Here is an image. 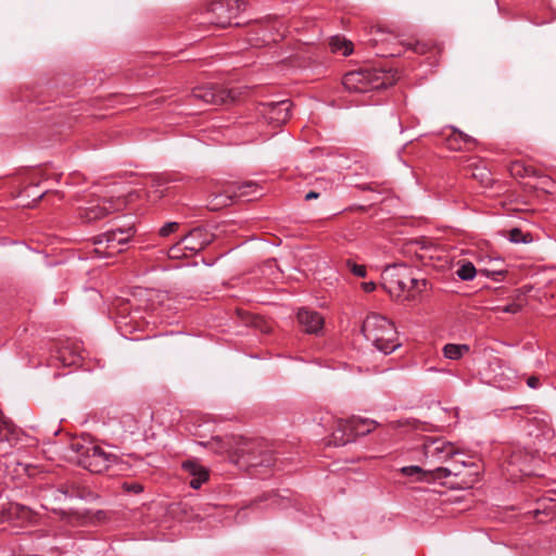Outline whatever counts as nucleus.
<instances>
[{
  "mask_svg": "<svg viewBox=\"0 0 556 556\" xmlns=\"http://www.w3.org/2000/svg\"><path fill=\"white\" fill-rule=\"evenodd\" d=\"M229 453L231 460L243 469L269 468L275 463L273 453L257 440L233 438L229 443Z\"/></svg>",
  "mask_w": 556,
  "mask_h": 556,
  "instance_id": "obj_1",
  "label": "nucleus"
},
{
  "mask_svg": "<svg viewBox=\"0 0 556 556\" xmlns=\"http://www.w3.org/2000/svg\"><path fill=\"white\" fill-rule=\"evenodd\" d=\"M383 289L393 298L412 300L417 292L426 287V280L413 275V269L406 265L389 266L382 276Z\"/></svg>",
  "mask_w": 556,
  "mask_h": 556,
  "instance_id": "obj_2",
  "label": "nucleus"
},
{
  "mask_svg": "<svg viewBox=\"0 0 556 556\" xmlns=\"http://www.w3.org/2000/svg\"><path fill=\"white\" fill-rule=\"evenodd\" d=\"M71 451L73 453L70 455L71 460L93 473L108 470L118 460L116 455L105 452L92 442H73Z\"/></svg>",
  "mask_w": 556,
  "mask_h": 556,
  "instance_id": "obj_3",
  "label": "nucleus"
},
{
  "mask_svg": "<svg viewBox=\"0 0 556 556\" xmlns=\"http://www.w3.org/2000/svg\"><path fill=\"white\" fill-rule=\"evenodd\" d=\"M362 332L377 350L386 355L400 346L393 324L379 314H370L366 317L362 326Z\"/></svg>",
  "mask_w": 556,
  "mask_h": 556,
  "instance_id": "obj_4",
  "label": "nucleus"
},
{
  "mask_svg": "<svg viewBox=\"0 0 556 556\" xmlns=\"http://www.w3.org/2000/svg\"><path fill=\"white\" fill-rule=\"evenodd\" d=\"M261 194V189L254 181L228 182L222 192L213 195L208 206L211 210L217 211L230 205L235 199L252 201Z\"/></svg>",
  "mask_w": 556,
  "mask_h": 556,
  "instance_id": "obj_5",
  "label": "nucleus"
},
{
  "mask_svg": "<svg viewBox=\"0 0 556 556\" xmlns=\"http://www.w3.org/2000/svg\"><path fill=\"white\" fill-rule=\"evenodd\" d=\"M377 422L371 419L353 416L346 420L339 419L336 424V429L331 434L330 444L336 446L345 445L354 441L358 435H366L370 433L376 427Z\"/></svg>",
  "mask_w": 556,
  "mask_h": 556,
  "instance_id": "obj_6",
  "label": "nucleus"
},
{
  "mask_svg": "<svg viewBox=\"0 0 556 556\" xmlns=\"http://www.w3.org/2000/svg\"><path fill=\"white\" fill-rule=\"evenodd\" d=\"M343 86L354 92H367L386 87L384 77L375 68H362L343 76Z\"/></svg>",
  "mask_w": 556,
  "mask_h": 556,
  "instance_id": "obj_7",
  "label": "nucleus"
},
{
  "mask_svg": "<svg viewBox=\"0 0 556 556\" xmlns=\"http://www.w3.org/2000/svg\"><path fill=\"white\" fill-rule=\"evenodd\" d=\"M247 3L243 0H217L210 3L205 10L207 21L218 27H226L231 20L244 11Z\"/></svg>",
  "mask_w": 556,
  "mask_h": 556,
  "instance_id": "obj_8",
  "label": "nucleus"
},
{
  "mask_svg": "<svg viewBox=\"0 0 556 556\" xmlns=\"http://www.w3.org/2000/svg\"><path fill=\"white\" fill-rule=\"evenodd\" d=\"M132 236V227L117 228L106 231L93 239V243L96 245L94 252L101 257L112 256L119 253L122 251L119 245L126 244Z\"/></svg>",
  "mask_w": 556,
  "mask_h": 556,
  "instance_id": "obj_9",
  "label": "nucleus"
},
{
  "mask_svg": "<svg viewBox=\"0 0 556 556\" xmlns=\"http://www.w3.org/2000/svg\"><path fill=\"white\" fill-rule=\"evenodd\" d=\"M424 455L426 463L435 468L444 466L443 464L460 453L451 442L443 439H429L424 443Z\"/></svg>",
  "mask_w": 556,
  "mask_h": 556,
  "instance_id": "obj_10",
  "label": "nucleus"
},
{
  "mask_svg": "<svg viewBox=\"0 0 556 556\" xmlns=\"http://www.w3.org/2000/svg\"><path fill=\"white\" fill-rule=\"evenodd\" d=\"M192 96L206 104H223L228 101H235L233 90L218 88L214 85L200 86L192 90Z\"/></svg>",
  "mask_w": 556,
  "mask_h": 556,
  "instance_id": "obj_11",
  "label": "nucleus"
},
{
  "mask_svg": "<svg viewBox=\"0 0 556 556\" xmlns=\"http://www.w3.org/2000/svg\"><path fill=\"white\" fill-rule=\"evenodd\" d=\"M292 103L289 100L279 102L263 103L258 108L260 114L269 123L275 126L285 124L291 112Z\"/></svg>",
  "mask_w": 556,
  "mask_h": 556,
  "instance_id": "obj_12",
  "label": "nucleus"
},
{
  "mask_svg": "<svg viewBox=\"0 0 556 556\" xmlns=\"http://www.w3.org/2000/svg\"><path fill=\"white\" fill-rule=\"evenodd\" d=\"M298 321L303 330L311 334H318L324 327V317L319 313L307 308L299 309Z\"/></svg>",
  "mask_w": 556,
  "mask_h": 556,
  "instance_id": "obj_13",
  "label": "nucleus"
},
{
  "mask_svg": "<svg viewBox=\"0 0 556 556\" xmlns=\"http://www.w3.org/2000/svg\"><path fill=\"white\" fill-rule=\"evenodd\" d=\"M185 250L195 253L204 249L211 241V235L203 228H194L180 238Z\"/></svg>",
  "mask_w": 556,
  "mask_h": 556,
  "instance_id": "obj_14",
  "label": "nucleus"
},
{
  "mask_svg": "<svg viewBox=\"0 0 556 556\" xmlns=\"http://www.w3.org/2000/svg\"><path fill=\"white\" fill-rule=\"evenodd\" d=\"M181 468L191 477L189 482L192 489H199L208 479V471L197 460H186L181 464Z\"/></svg>",
  "mask_w": 556,
  "mask_h": 556,
  "instance_id": "obj_15",
  "label": "nucleus"
},
{
  "mask_svg": "<svg viewBox=\"0 0 556 556\" xmlns=\"http://www.w3.org/2000/svg\"><path fill=\"white\" fill-rule=\"evenodd\" d=\"M111 212V204L109 201L103 200L98 202L97 204H92L83 208L79 213L80 218L85 223H91L98 219L103 218Z\"/></svg>",
  "mask_w": 556,
  "mask_h": 556,
  "instance_id": "obj_16",
  "label": "nucleus"
},
{
  "mask_svg": "<svg viewBox=\"0 0 556 556\" xmlns=\"http://www.w3.org/2000/svg\"><path fill=\"white\" fill-rule=\"evenodd\" d=\"M456 457L457 456L445 463V466H437L435 468H432L431 473L435 476L434 480L444 479L450 476L457 477L462 473V469L467 465V463L464 459H457Z\"/></svg>",
  "mask_w": 556,
  "mask_h": 556,
  "instance_id": "obj_17",
  "label": "nucleus"
},
{
  "mask_svg": "<svg viewBox=\"0 0 556 556\" xmlns=\"http://www.w3.org/2000/svg\"><path fill=\"white\" fill-rule=\"evenodd\" d=\"M446 143L451 150L457 151L468 149L470 144L476 143V140L471 136L453 128V132L448 136Z\"/></svg>",
  "mask_w": 556,
  "mask_h": 556,
  "instance_id": "obj_18",
  "label": "nucleus"
},
{
  "mask_svg": "<svg viewBox=\"0 0 556 556\" xmlns=\"http://www.w3.org/2000/svg\"><path fill=\"white\" fill-rule=\"evenodd\" d=\"M469 350L470 348L467 344L448 343L444 345L443 354L446 358L456 361L462 358L466 353L469 352Z\"/></svg>",
  "mask_w": 556,
  "mask_h": 556,
  "instance_id": "obj_19",
  "label": "nucleus"
},
{
  "mask_svg": "<svg viewBox=\"0 0 556 556\" xmlns=\"http://www.w3.org/2000/svg\"><path fill=\"white\" fill-rule=\"evenodd\" d=\"M330 48L332 52H339L344 56L350 55L353 51L352 42L339 36L331 38Z\"/></svg>",
  "mask_w": 556,
  "mask_h": 556,
  "instance_id": "obj_20",
  "label": "nucleus"
},
{
  "mask_svg": "<svg viewBox=\"0 0 556 556\" xmlns=\"http://www.w3.org/2000/svg\"><path fill=\"white\" fill-rule=\"evenodd\" d=\"M510 174L516 177H530L535 176V169L532 166H528L521 161H515L509 167Z\"/></svg>",
  "mask_w": 556,
  "mask_h": 556,
  "instance_id": "obj_21",
  "label": "nucleus"
},
{
  "mask_svg": "<svg viewBox=\"0 0 556 556\" xmlns=\"http://www.w3.org/2000/svg\"><path fill=\"white\" fill-rule=\"evenodd\" d=\"M431 470L432 469L424 470L419 466H406L401 469L403 475L409 476V477L417 475L419 480L434 479L435 476L433 473H431Z\"/></svg>",
  "mask_w": 556,
  "mask_h": 556,
  "instance_id": "obj_22",
  "label": "nucleus"
},
{
  "mask_svg": "<svg viewBox=\"0 0 556 556\" xmlns=\"http://www.w3.org/2000/svg\"><path fill=\"white\" fill-rule=\"evenodd\" d=\"M60 358L66 364V365H75L80 359H83V356L79 352V346H76L73 354L68 346H63L60 350Z\"/></svg>",
  "mask_w": 556,
  "mask_h": 556,
  "instance_id": "obj_23",
  "label": "nucleus"
},
{
  "mask_svg": "<svg viewBox=\"0 0 556 556\" xmlns=\"http://www.w3.org/2000/svg\"><path fill=\"white\" fill-rule=\"evenodd\" d=\"M412 245L415 247V253L420 260L433 257L431 251L434 250V247L432 243L422 240L413 242Z\"/></svg>",
  "mask_w": 556,
  "mask_h": 556,
  "instance_id": "obj_24",
  "label": "nucleus"
},
{
  "mask_svg": "<svg viewBox=\"0 0 556 556\" xmlns=\"http://www.w3.org/2000/svg\"><path fill=\"white\" fill-rule=\"evenodd\" d=\"M477 270L472 263L466 262L456 271V275L462 280H472L476 277Z\"/></svg>",
  "mask_w": 556,
  "mask_h": 556,
  "instance_id": "obj_25",
  "label": "nucleus"
},
{
  "mask_svg": "<svg viewBox=\"0 0 556 556\" xmlns=\"http://www.w3.org/2000/svg\"><path fill=\"white\" fill-rule=\"evenodd\" d=\"M172 180L167 179L166 177H159L154 180V184H153V188L154 190L152 191L153 193V198L156 199V198H162L165 195V192L168 190V187L167 185Z\"/></svg>",
  "mask_w": 556,
  "mask_h": 556,
  "instance_id": "obj_26",
  "label": "nucleus"
},
{
  "mask_svg": "<svg viewBox=\"0 0 556 556\" xmlns=\"http://www.w3.org/2000/svg\"><path fill=\"white\" fill-rule=\"evenodd\" d=\"M530 235L523 233L519 228H513L508 232V239L514 243H527L530 241Z\"/></svg>",
  "mask_w": 556,
  "mask_h": 556,
  "instance_id": "obj_27",
  "label": "nucleus"
},
{
  "mask_svg": "<svg viewBox=\"0 0 556 556\" xmlns=\"http://www.w3.org/2000/svg\"><path fill=\"white\" fill-rule=\"evenodd\" d=\"M185 243H181V239L176 242L173 247L168 250V256L170 258H180L187 256V253L185 252Z\"/></svg>",
  "mask_w": 556,
  "mask_h": 556,
  "instance_id": "obj_28",
  "label": "nucleus"
},
{
  "mask_svg": "<svg viewBox=\"0 0 556 556\" xmlns=\"http://www.w3.org/2000/svg\"><path fill=\"white\" fill-rule=\"evenodd\" d=\"M179 228V224L176 222L166 223L159 230L161 237H168L170 233L175 232Z\"/></svg>",
  "mask_w": 556,
  "mask_h": 556,
  "instance_id": "obj_29",
  "label": "nucleus"
},
{
  "mask_svg": "<svg viewBox=\"0 0 556 556\" xmlns=\"http://www.w3.org/2000/svg\"><path fill=\"white\" fill-rule=\"evenodd\" d=\"M346 267L357 277L366 276V267L364 265H358L352 261H346Z\"/></svg>",
  "mask_w": 556,
  "mask_h": 556,
  "instance_id": "obj_30",
  "label": "nucleus"
},
{
  "mask_svg": "<svg viewBox=\"0 0 556 556\" xmlns=\"http://www.w3.org/2000/svg\"><path fill=\"white\" fill-rule=\"evenodd\" d=\"M124 488L126 491L137 494L143 491V486L137 482H125Z\"/></svg>",
  "mask_w": 556,
  "mask_h": 556,
  "instance_id": "obj_31",
  "label": "nucleus"
},
{
  "mask_svg": "<svg viewBox=\"0 0 556 556\" xmlns=\"http://www.w3.org/2000/svg\"><path fill=\"white\" fill-rule=\"evenodd\" d=\"M10 513L11 514L15 513L16 515L23 516V517H27L29 515V510L26 507L21 506L18 504L11 506Z\"/></svg>",
  "mask_w": 556,
  "mask_h": 556,
  "instance_id": "obj_32",
  "label": "nucleus"
},
{
  "mask_svg": "<svg viewBox=\"0 0 556 556\" xmlns=\"http://www.w3.org/2000/svg\"><path fill=\"white\" fill-rule=\"evenodd\" d=\"M502 311L504 313L516 314V313H518L520 311V305L519 304H515V303L508 304V305L504 306L502 308Z\"/></svg>",
  "mask_w": 556,
  "mask_h": 556,
  "instance_id": "obj_33",
  "label": "nucleus"
},
{
  "mask_svg": "<svg viewBox=\"0 0 556 556\" xmlns=\"http://www.w3.org/2000/svg\"><path fill=\"white\" fill-rule=\"evenodd\" d=\"M527 384L531 389H538L540 387V379L536 376H531L527 379Z\"/></svg>",
  "mask_w": 556,
  "mask_h": 556,
  "instance_id": "obj_34",
  "label": "nucleus"
},
{
  "mask_svg": "<svg viewBox=\"0 0 556 556\" xmlns=\"http://www.w3.org/2000/svg\"><path fill=\"white\" fill-rule=\"evenodd\" d=\"M362 288L365 292H372L376 289V283L372 281L363 282Z\"/></svg>",
  "mask_w": 556,
  "mask_h": 556,
  "instance_id": "obj_35",
  "label": "nucleus"
},
{
  "mask_svg": "<svg viewBox=\"0 0 556 556\" xmlns=\"http://www.w3.org/2000/svg\"><path fill=\"white\" fill-rule=\"evenodd\" d=\"M319 197V193L318 192H315V191H309L308 193H306L305 195V200H312V199H317Z\"/></svg>",
  "mask_w": 556,
  "mask_h": 556,
  "instance_id": "obj_36",
  "label": "nucleus"
},
{
  "mask_svg": "<svg viewBox=\"0 0 556 556\" xmlns=\"http://www.w3.org/2000/svg\"><path fill=\"white\" fill-rule=\"evenodd\" d=\"M60 492H61L64 496H67V495H71V496H72V495H73V492H72V493H70V492H68V490H65V491H64V490H60Z\"/></svg>",
  "mask_w": 556,
  "mask_h": 556,
  "instance_id": "obj_37",
  "label": "nucleus"
},
{
  "mask_svg": "<svg viewBox=\"0 0 556 556\" xmlns=\"http://www.w3.org/2000/svg\"><path fill=\"white\" fill-rule=\"evenodd\" d=\"M454 144H463L462 141H454Z\"/></svg>",
  "mask_w": 556,
  "mask_h": 556,
  "instance_id": "obj_38",
  "label": "nucleus"
}]
</instances>
